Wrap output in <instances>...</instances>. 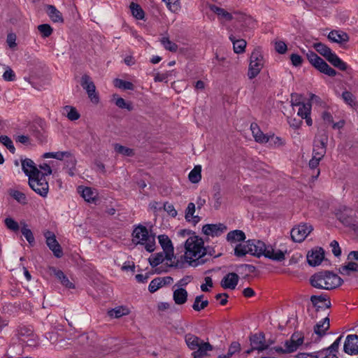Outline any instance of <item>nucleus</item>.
<instances>
[{"label": "nucleus", "instance_id": "aec40b11", "mask_svg": "<svg viewBox=\"0 0 358 358\" xmlns=\"http://www.w3.org/2000/svg\"><path fill=\"white\" fill-rule=\"evenodd\" d=\"M310 301L317 312L323 308H329L331 307V301L327 294L313 295L310 296Z\"/></svg>", "mask_w": 358, "mask_h": 358}, {"label": "nucleus", "instance_id": "de8ad7c7", "mask_svg": "<svg viewBox=\"0 0 358 358\" xmlns=\"http://www.w3.org/2000/svg\"><path fill=\"white\" fill-rule=\"evenodd\" d=\"M268 141L266 142L271 148H278L284 145V141L279 136H276L274 134L268 136Z\"/></svg>", "mask_w": 358, "mask_h": 358}, {"label": "nucleus", "instance_id": "f03ea898", "mask_svg": "<svg viewBox=\"0 0 358 358\" xmlns=\"http://www.w3.org/2000/svg\"><path fill=\"white\" fill-rule=\"evenodd\" d=\"M248 244L250 246V250L251 255L260 257L264 256L266 258L276 262H282L285 259V253L280 250H275L271 245H266V244L259 240L250 239L248 240Z\"/></svg>", "mask_w": 358, "mask_h": 358}, {"label": "nucleus", "instance_id": "cd10ccee", "mask_svg": "<svg viewBox=\"0 0 358 358\" xmlns=\"http://www.w3.org/2000/svg\"><path fill=\"white\" fill-rule=\"evenodd\" d=\"M250 129L255 140L259 143H264L268 141V134H264L259 128L258 125L255 123H252Z\"/></svg>", "mask_w": 358, "mask_h": 358}, {"label": "nucleus", "instance_id": "ea45409f", "mask_svg": "<svg viewBox=\"0 0 358 358\" xmlns=\"http://www.w3.org/2000/svg\"><path fill=\"white\" fill-rule=\"evenodd\" d=\"M113 83L115 87L120 89L129 90H133L134 89V85L132 83L120 78H115L113 81Z\"/></svg>", "mask_w": 358, "mask_h": 358}, {"label": "nucleus", "instance_id": "4d7b16f0", "mask_svg": "<svg viewBox=\"0 0 358 358\" xmlns=\"http://www.w3.org/2000/svg\"><path fill=\"white\" fill-rule=\"evenodd\" d=\"M66 151H58L52 152H45L43 155V158H54L58 160H64Z\"/></svg>", "mask_w": 358, "mask_h": 358}, {"label": "nucleus", "instance_id": "a211bd4d", "mask_svg": "<svg viewBox=\"0 0 358 358\" xmlns=\"http://www.w3.org/2000/svg\"><path fill=\"white\" fill-rule=\"evenodd\" d=\"M22 169L24 174L29 178V176L34 177L41 175L40 169L36 166L33 160L29 158L21 159Z\"/></svg>", "mask_w": 358, "mask_h": 358}, {"label": "nucleus", "instance_id": "5fc2aeb1", "mask_svg": "<svg viewBox=\"0 0 358 358\" xmlns=\"http://www.w3.org/2000/svg\"><path fill=\"white\" fill-rule=\"evenodd\" d=\"M299 108L297 112V115L301 117H306L307 115H310L311 113V103L308 101L305 105L299 106Z\"/></svg>", "mask_w": 358, "mask_h": 358}, {"label": "nucleus", "instance_id": "864d4df0", "mask_svg": "<svg viewBox=\"0 0 358 358\" xmlns=\"http://www.w3.org/2000/svg\"><path fill=\"white\" fill-rule=\"evenodd\" d=\"M343 336L341 335L338 336L336 341L328 348H325L322 349V350H327L329 352V354H336L338 352V348L341 345V342L342 340Z\"/></svg>", "mask_w": 358, "mask_h": 358}, {"label": "nucleus", "instance_id": "bf43d9fd", "mask_svg": "<svg viewBox=\"0 0 358 358\" xmlns=\"http://www.w3.org/2000/svg\"><path fill=\"white\" fill-rule=\"evenodd\" d=\"M164 280V279H160V278H157L153 279L149 286H148V290L151 293L155 292L157 289H159L160 287H162V282Z\"/></svg>", "mask_w": 358, "mask_h": 358}, {"label": "nucleus", "instance_id": "c85d7f7f", "mask_svg": "<svg viewBox=\"0 0 358 358\" xmlns=\"http://www.w3.org/2000/svg\"><path fill=\"white\" fill-rule=\"evenodd\" d=\"M46 8V13L52 22H63L64 19L62 13L56 8L55 6L48 5Z\"/></svg>", "mask_w": 358, "mask_h": 358}, {"label": "nucleus", "instance_id": "2f4dec72", "mask_svg": "<svg viewBox=\"0 0 358 358\" xmlns=\"http://www.w3.org/2000/svg\"><path fill=\"white\" fill-rule=\"evenodd\" d=\"M250 245L248 244V241L244 242L243 243H239L236 245L234 248V255L238 257H242L245 256L247 254H250L252 252V250H250Z\"/></svg>", "mask_w": 358, "mask_h": 358}, {"label": "nucleus", "instance_id": "393cba45", "mask_svg": "<svg viewBox=\"0 0 358 358\" xmlns=\"http://www.w3.org/2000/svg\"><path fill=\"white\" fill-rule=\"evenodd\" d=\"M64 160L65 168L68 169V173L73 176L77 163L76 157L71 151H66Z\"/></svg>", "mask_w": 358, "mask_h": 358}, {"label": "nucleus", "instance_id": "412c9836", "mask_svg": "<svg viewBox=\"0 0 358 358\" xmlns=\"http://www.w3.org/2000/svg\"><path fill=\"white\" fill-rule=\"evenodd\" d=\"M328 38L334 43H338L341 46H344L350 40L348 34L341 30H333L328 34Z\"/></svg>", "mask_w": 358, "mask_h": 358}, {"label": "nucleus", "instance_id": "6e6d98bb", "mask_svg": "<svg viewBox=\"0 0 358 358\" xmlns=\"http://www.w3.org/2000/svg\"><path fill=\"white\" fill-rule=\"evenodd\" d=\"M291 105L292 107L301 106L305 105L306 103L303 101V97L301 94L292 93L291 94Z\"/></svg>", "mask_w": 358, "mask_h": 358}, {"label": "nucleus", "instance_id": "a19ab883", "mask_svg": "<svg viewBox=\"0 0 358 358\" xmlns=\"http://www.w3.org/2000/svg\"><path fill=\"white\" fill-rule=\"evenodd\" d=\"M114 149L117 153L121 154L124 156L132 157L134 155V152L133 149L127 148L118 143H115L114 145Z\"/></svg>", "mask_w": 358, "mask_h": 358}, {"label": "nucleus", "instance_id": "e433bc0d", "mask_svg": "<svg viewBox=\"0 0 358 358\" xmlns=\"http://www.w3.org/2000/svg\"><path fill=\"white\" fill-rule=\"evenodd\" d=\"M201 166L200 165L195 166L190 171L188 178L192 183H197L201 179Z\"/></svg>", "mask_w": 358, "mask_h": 358}, {"label": "nucleus", "instance_id": "20e7f679", "mask_svg": "<svg viewBox=\"0 0 358 358\" xmlns=\"http://www.w3.org/2000/svg\"><path fill=\"white\" fill-rule=\"evenodd\" d=\"M133 241L137 244L143 245L145 250L152 252L155 249V236L149 234L148 229L141 224L134 228L132 232Z\"/></svg>", "mask_w": 358, "mask_h": 358}, {"label": "nucleus", "instance_id": "c9c22d12", "mask_svg": "<svg viewBox=\"0 0 358 358\" xmlns=\"http://www.w3.org/2000/svg\"><path fill=\"white\" fill-rule=\"evenodd\" d=\"M132 15L137 20H143L145 17V13L142 8L138 3L131 2L129 6Z\"/></svg>", "mask_w": 358, "mask_h": 358}, {"label": "nucleus", "instance_id": "603ef678", "mask_svg": "<svg viewBox=\"0 0 358 358\" xmlns=\"http://www.w3.org/2000/svg\"><path fill=\"white\" fill-rule=\"evenodd\" d=\"M165 256L163 252H159L155 254L154 256L150 257L148 260L152 267H156L160 264L164 259Z\"/></svg>", "mask_w": 358, "mask_h": 358}, {"label": "nucleus", "instance_id": "a18cd8bd", "mask_svg": "<svg viewBox=\"0 0 358 358\" xmlns=\"http://www.w3.org/2000/svg\"><path fill=\"white\" fill-rule=\"evenodd\" d=\"M211 10L218 16L222 17L227 21L232 20V15L222 8L217 7L216 6H212Z\"/></svg>", "mask_w": 358, "mask_h": 358}, {"label": "nucleus", "instance_id": "052dcab7", "mask_svg": "<svg viewBox=\"0 0 358 358\" xmlns=\"http://www.w3.org/2000/svg\"><path fill=\"white\" fill-rule=\"evenodd\" d=\"M4 223L6 227L13 231H17L20 229L18 223L11 217H6Z\"/></svg>", "mask_w": 358, "mask_h": 358}, {"label": "nucleus", "instance_id": "0eeeda50", "mask_svg": "<svg viewBox=\"0 0 358 358\" xmlns=\"http://www.w3.org/2000/svg\"><path fill=\"white\" fill-rule=\"evenodd\" d=\"M306 57L309 62L319 71L329 76L334 77L336 75V71L320 57L313 51L309 50Z\"/></svg>", "mask_w": 358, "mask_h": 358}, {"label": "nucleus", "instance_id": "1a4fd4ad", "mask_svg": "<svg viewBox=\"0 0 358 358\" xmlns=\"http://www.w3.org/2000/svg\"><path fill=\"white\" fill-rule=\"evenodd\" d=\"M328 141V136L325 131L319 134L315 139L313 150V156L322 159L326 153V148Z\"/></svg>", "mask_w": 358, "mask_h": 358}, {"label": "nucleus", "instance_id": "7c9ffc66", "mask_svg": "<svg viewBox=\"0 0 358 358\" xmlns=\"http://www.w3.org/2000/svg\"><path fill=\"white\" fill-rule=\"evenodd\" d=\"M229 39L233 43L234 50L236 53L241 54L245 52L247 43L244 39H237L233 35L229 36Z\"/></svg>", "mask_w": 358, "mask_h": 358}, {"label": "nucleus", "instance_id": "f704fd0d", "mask_svg": "<svg viewBox=\"0 0 358 358\" xmlns=\"http://www.w3.org/2000/svg\"><path fill=\"white\" fill-rule=\"evenodd\" d=\"M204 296L203 294L196 296L194 302L192 305V308L195 311H201V310H203L208 306V300H203V298Z\"/></svg>", "mask_w": 358, "mask_h": 358}, {"label": "nucleus", "instance_id": "58836bf2", "mask_svg": "<svg viewBox=\"0 0 358 358\" xmlns=\"http://www.w3.org/2000/svg\"><path fill=\"white\" fill-rule=\"evenodd\" d=\"M64 111L66 113V116L71 121H75L80 118V115L75 107L71 106H66L64 107Z\"/></svg>", "mask_w": 358, "mask_h": 358}, {"label": "nucleus", "instance_id": "79ce46f5", "mask_svg": "<svg viewBox=\"0 0 358 358\" xmlns=\"http://www.w3.org/2000/svg\"><path fill=\"white\" fill-rule=\"evenodd\" d=\"M21 232L29 245L33 246L35 243V238L32 231L27 227V224L25 223H23V227L21 228Z\"/></svg>", "mask_w": 358, "mask_h": 358}, {"label": "nucleus", "instance_id": "f8f14e48", "mask_svg": "<svg viewBox=\"0 0 358 358\" xmlns=\"http://www.w3.org/2000/svg\"><path fill=\"white\" fill-rule=\"evenodd\" d=\"M304 334L302 331L294 332L290 338L286 340L284 346L286 347V351L288 352H296L299 347L303 344Z\"/></svg>", "mask_w": 358, "mask_h": 358}, {"label": "nucleus", "instance_id": "b1692460", "mask_svg": "<svg viewBox=\"0 0 358 358\" xmlns=\"http://www.w3.org/2000/svg\"><path fill=\"white\" fill-rule=\"evenodd\" d=\"M330 320L328 316L318 322L313 327L314 333L321 338L327 334L330 327Z\"/></svg>", "mask_w": 358, "mask_h": 358}, {"label": "nucleus", "instance_id": "f3484780", "mask_svg": "<svg viewBox=\"0 0 358 358\" xmlns=\"http://www.w3.org/2000/svg\"><path fill=\"white\" fill-rule=\"evenodd\" d=\"M326 289H335L343 283V280L337 275L329 271H323Z\"/></svg>", "mask_w": 358, "mask_h": 358}, {"label": "nucleus", "instance_id": "5701e85b", "mask_svg": "<svg viewBox=\"0 0 358 358\" xmlns=\"http://www.w3.org/2000/svg\"><path fill=\"white\" fill-rule=\"evenodd\" d=\"M324 258V251L322 248L308 252L307 255L308 263L312 266L320 264Z\"/></svg>", "mask_w": 358, "mask_h": 358}, {"label": "nucleus", "instance_id": "473e14b6", "mask_svg": "<svg viewBox=\"0 0 358 358\" xmlns=\"http://www.w3.org/2000/svg\"><path fill=\"white\" fill-rule=\"evenodd\" d=\"M263 66V63H257L250 61L248 76L250 79L255 78L260 72Z\"/></svg>", "mask_w": 358, "mask_h": 358}, {"label": "nucleus", "instance_id": "39448f33", "mask_svg": "<svg viewBox=\"0 0 358 358\" xmlns=\"http://www.w3.org/2000/svg\"><path fill=\"white\" fill-rule=\"evenodd\" d=\"M336 218L345 227L350 228L358 235V218L357 213L347 206H341L336 210Z\"/></svg>", "mask_w": 358, "mask_h": 358}, {"label": "nucleus", "instance_id": "3c124183", "mask_svg": "<svg viewBox=\"0 0 358 358\" xmlns=\"http://www.w3.org/2000/svg\"><path fill=\"white\" fill-rule=\"evenodd\" d=\"M115 105L121 109H127L128 111H131L134 109L132 103L129 101H126L123 98L117 97L115 101Z\"/></svg>", "mask_w": 358, "mask_h": 358}, {"label": "nucleus", "instance_id": "ddd939ff", "mask_svg": "<svg viewBox=\"0 0 358 358\" xmlns=\"http://www.w3.org/2000/svg\"><path fill=\"white\" fill-rule=\"evenodd\" d=\"M311 225L307 224H299L291 230V237L294 242H302L313 231Z\"/></svg>", "mask_w": 358, "mask_h": 358}, {"label": "nucleus", "instance_id": "13d9d810", "mask_svg": "<svg viewBox=\"0 0 358 358\" xmlns=\"http://www.w3.org/2000/svg\"><path fill=\"white\" fill-rule=\"evenodd\" d=\"M11 196L22 204H26L27 202L26 195L18 190H14L10 193Z\"/></svg>", "mask_w": 358, "mask_h": 358}, {"label": "nucleus", "instance_id": "dca6fc26", "mask_svg": "<svg viewBox=\"0 0 358 358\" xmlns=\"http://www.w3.org/2000/svg\"><path fill=\"white\" fill-rule=\"evenodd\" d=\"M227 229V227L222 223L207 224L203 226L202 231L206 236L215 237L221 236Z\"/></svg>", "mask_w": 358, "mask_h": 358}, {"label": "nucleus", "instance_id": "4c0bfd02", "mask_svg": "<svg viewBox=\"0 0 358 358\" xmlns=\"http://www.w3.org/2000/svg\"><path fill=\"white\" fill-rule=\"evenodd\" d=\"M129 313L127 308L119 306L108 310V314L111 317L119 318L122 316L127 315Z\"/></svg>", "mask_w": 358, "mask_h": 358}, {"label": "nucleus", "instance_id": "4be33fe9", "mask_svg": "<svg viewBox=\"0 0 358 358\" xmlns=\"http://www.w3.org/2000/svg\"><path fill=\"white\" fill-rule=\"evenodd\" d=\"M239 276L236 273L231 272L225 275L221 280L220 285L224 289H235L238 285Z\"/></svg>", "mask_w": 358, "mask_h": 358}, {"label": "nucleus", "instance_id": "0e129e2a", "mask_svg": "<svg viewBox=\"0 0 358 358\" xmlns=\"http://www.w3.org/2000/svg\"><path fill=\"white\" fill-rule=\"evenodd\" d=\"M241 350V345L238 342H232L229 348L228 352L226 355L229 358H230L235 353L239 352Z\"/></svg>", "mask_w": 358, "mask_h": 358}, {"label": "nucleus", "instance_id": "8fccbe9b", "mask_svg": "<svg viewBox=\"0 0 358 358\" xmlns=\"http://www.w3.org/2000/svg\"><path fill=\"white\" fill-rule=\"evenodd\" d=\"M38 31L43 38L49 37L53 32V29L48 24H42L37 27Z\"/></svg>", "mask_w": 358, "mask_h": 358}, {"label": "nucleus", "instance_id": "680f3d73", "mask_svg": "<svg viewBox=\"0 0 358 358\" xmlns=\"http://www.w3.org/2000/svg\"><path fill=\"white\" fill-rule=\"evenodd\" d=\"M342 97H343L344 101L346 103H348V105L353 106L356 104L355 97L352 94V93H351L350 92H348V91L343 92L342 94Z\"/></svg>", "mask_w": 358, "mask_h": 358}, {"label": "nucleus", "instance_id": "37998d69", "mask_svg": "<svg viewBox=\"0 0 358 358\" xmlns=\"http://www.w3.org/2000/svg\"><path fill=\"white\" fill-rule=\"evenodd\" d=\"M358 264L355 262H350L347 265L343 266L339 268V273L342 275H349L350 271H357Z\"/></svg>", "mask_w": 358, "mask_h": 358}, {"label": "nucleus", "instance_id": "6ab92c4d", "mask_svg": "<svg viewBox=\"0 0 358 358\" xmlns=\"http://www.w3.org/2000/svg\"><path fill=\"white\" fill-rule=\"evenodd\" d=\"M158 240L165 254V259L171 261L173 257V246L171 239L165 234L159 235Z\"/></svg>", "mask_w": 358, "mask_h": 358}, {"label": "nucleus", "instance_id": "c03bdc74", "mask_svg": "<svg viewBox=\"0 0 358 358\" xmlns=\"http://www.w3.org/2000/svg\"><path fill=\"white\" fill-rule=\"evenodd\" d=\"M161 43L166 50H169L170 52H176L178 50V45L170 41L168 37H163L161 39Z\"/></svg>", "mask_w": 358, "mask_h": 358}, {"label": "nucleus", "instance_id": "c756f323", "mask_svg": "<svg viewBox=\"0 0 358 358\" xmlns=\"http://www.w3.org/2000/svg\"><path fill=\"white\" fill-rule=\"evenodd\" d=\"M245 238V233L238 229L231 231L227 235V240L230 243L244 241Z\"/></svg>", "mask_w": 358, "mask_h": 358}, {"label": "nucleus", "instance_id": "72a5a7b5", "mask_svg": "<svg viewBox=\"0 0 358 358\" xmlns=\"http://www.w3.org/2000/svg\"><path fill=\"white\" fill-rule=\"evenodd\" d=\"M54 274L60 280L61 283L67 288H74V285L70 282L64 272L61 270L53 268Z\"/></svg>", "mask_w": 358, "mask_h": 358}, {"label": "nucleus", "instance_id": "a878e982", "mask_svg": "<svg viewBox=\"0 0 358 358\" xmlns=\"http://www.w3.org/2000/svg\"><path fill=\"white\" fill-rule=\"evenodd\" d=\"M324 271H320L313 274L310 278V285L317 289H326L324 285Z\"/></svg>", "mask_w": 358, "mask_h": 358}, {"label": "nucleus", "instance_id": "69168bd1", "mask_svg": "<svg viewBox=\"0 0 358 358\" xmlns=\"http://www.w3.org/2000/svg\"><path fill=\"white\" fill-rule=\"evenodd\" d=\"M82 196L84 198V199L88 202L93 201L94 197V192L92 190L90 187H85L82 191Z\"/></svg>", "mask_w": 358, "mask_h": 358}, {"label": "nucleus", "instance_id": "774afa93", "mask_svg": "<svg viewBox=\"0 0 358 358\" xmlns=\"http://www.w3.org/2000/svg\"><path fill=\"white\" fill-rule=\"evenodd\" d=\"M317 358H338L336 354H329L327 350L317 351Z\"/></svg>", "mask_w": 358, "mask_h": 358}, {"label": "nucleus", "instance_id": "09e8293b", "mask_svg": "<svg viewBox=\"0 0 358 358\" xmlns=\"http://www.w3.org/2000/svg\"><path fill=\"white\" fill-rule=\"evenodd\" d=\"M0 143H2L6 148L12 153L14 154L15 148L14 147L12 140L6 135L0 136Z\"/></svg>", "mask_w": 358, "mask_h": 358}, {"label": "nucleus", "instance_id": "9b49d317", "mask_svg": "<svg viewBox=\"0 0 358 358\" xmlns=\"http://www.w3.org/2000/svg\"><path fill=\"white\" fill-rule=\"evenodd\" d=\"M80 85L85 90L88 97L90 100L95 103H97L99 101V96L96 92V87L90 76L87 74L82 76L80 79Z\"/></svg>", "mask_w": 358, "mask_h": 358}, {"label": "nucleus", "instance_id": "bb28decb", "mask_svg": "<svg viewBox=\"0 0 358 358\" xmlns=\"http://www.w3.org/2000/svg\"><path fill=\"white\" fill-rule=\"evenodd\" d=\"M188 293L184 288H178L173 291V299L176 304L182 305L187 301Z\"/></svg>", "mask_w": 358, "mask_h": 358}, {"label": "nucleus", "instance_id": "6e6552de", "mask_svg": "<svg viewBox=\"0 0 358 358\" xmlns=\"http://www.w3.org/2000/svg\"><path fill=\"white\" fill-rule=\"evenodd\" d=\"M29 187L36 193L42 197H46L49 192V185L45 178L36 176L34 177L29 176L28 179Z\"/></svg>", "mask_w": 358, "mask_h": 358}, {"label": "nucleus", "instance_id": "f257e3e1", "mask_svg": "<svg viewBox=\"0 0 358 358\" xmlns=\"http://www.w3.org/2000/svg\"><path fill=\"white\" fill-rule=\"evenodd\" d=\"M203 244V239L196 236H190L185 241V257L190 266L196 267L208 261L207 258H204L205 252L201 253L205 251Z\"/></svg>", "mask_w": 358, "mask_h": 358}, {"label": "nucleus", "instance_id": "338daca9", "mask_svg": "<svg viewBox=\"0 0 358 358\" xmlns=\"http://www.w3.org/2000/svg\"><path fill=\"white\" fill-rule=\"evenodd\" d=\"M166 2L167 7L172 12L177 11L180 8L179 0H162Z\"/></svg>", "mask_w": 358, "mask_h": 358}, {"label": "nucleus", "instance_id": "2eb2a0df", "mask_svg": "<svg viewBox=\"0 0 358 358\" xmlns=\"http://www.w3.org/2000/svg\"><path fill=\"white\" fill-rule=\"evenodd\" d=\"M343 351L349 355H358V336L348 335L343 345Z\"/></svg>", "mask_w": 358, "mask_h": 358}, {"label": "nucleus", "instance_id": "49530a36", "mask_svg": "<svg viewBox=\"0 0 358 358\" xmlns=\"http://www.w3.org/2000/svg\"><path fill=\"white\" fill-rule=\"evenodd\" d=\"M213 192V199L215 201L213 206L215 209H218L222 203V194L220 187L214 186Z\"/></svg>", "mask_w": 358, "mask_h": 358}, {"label": "nucleus", "instance_id": "4468645a", "mask_svg": "<svg viewBox=\"0 0 358 358\" xmlns=\"http://www.w3.org/2000/svg\"><path fill=\"white\" fill-rule=\"evenodd\" d=\"M46 239V244L49 249L53 252L54 255L60 258L63 255L62 249L56 239V236L53 232L48 231L44 234Z\"/></svg>", "mask_w": 358, "mask_h": 358}, {"label": "nucleus", "instance_id": "e2e57ef3", "mask_svg": "<svg viewBox=\"0 0 358 358\" xmlns=\"http://www.w3.org/2000/svg\"><path fill=\"white\" fill-rule=\"evenodd\" d=\"M33 334V329L29 327L22 326L17 329V335L20 337H28Z\"/></svg>", "mask_w": 358, "mask_h": 358}, {"label": "nucleus", "instance_id": "9d476101", "mask_svg": "<svg viewBox=\"0 0 358 358\" xmlns=\"http://www.w3.org/2000/svg\"><path fill=\"white\" fill-rule=\"evenodd\" d=\"M251 348L245 351L246 354H250L253 350L263 351L269 347V344L266 342L264 333L255 334L250 336Z\"/></svg>", "mask_w": 358, "mask_h": 358}, {"label": "nucleus", "instance_id": "7ed1b4c3", "mask_svg": "<svg viewBox=\"0 0 358 358\" xmlns=\"http://www.w3.org/2000/svg\"><path fill=\"white\" fill-rule=\"evenodd\" d=\"M185 341L190 350H192V358H203L207 355L208 351H212L213 347L209 342H205L197 336L192 334H187L185 336Z\"/></svg>", "mask_w": 358, "mask_h": 358}, {"label": "nucleus", "instance_id": "423d86ee", "mask_svg": "<svg viewBox=\"0 0 358 358\" xmlns=\"http://www.w3.org/2000/svg\"><path fill=\"white\" fill-rule=\"evenodd\" d=\"M315 50L323 56L331 64L341 71H346L348 64L343 62L330 48L322 43H315Z\"/></svg>", "mask_w": 358, "mask_h": 358}]
</instances>
